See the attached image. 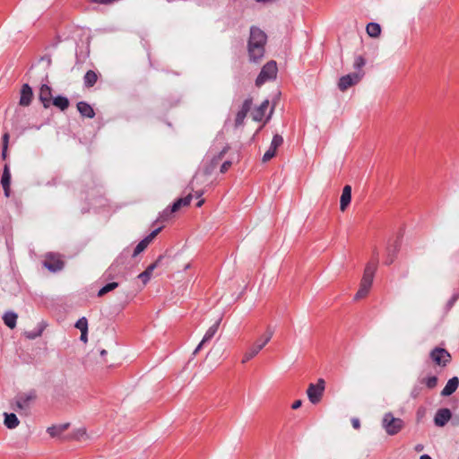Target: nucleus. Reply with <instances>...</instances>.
I'll return each mask as SVG.
<instances>
[{
    "instance_id": "obj_37",
    "label": "nucleus",
    "mask_w": 459,
    "mask_h": 459,
    "mask_svg": "<svg viewBox=\"0 0 459 459\" xmlns=\"http://www.w3.org/2000/svg\"><path fill=\"white\" fill-rule=\"evenodd\" d=\"M366 60L363 56H358L355 57L353 67L358 71H362L361 68L365 65Z\"/></svg>"
},
{
    "instance_id": "obj_54",
    "label": "nucleus",
    "mask_w": 459,
    "mask_h": 459,
    "mask_svg": "<svg viewBox=\"0 0 459 459\" xmlns=\"http://www.w3.org/2000/svg\"><path fill=\"white\" fill-rule=\"evenodd\" d=\"M411 395H412L413 397H416V396H417V393H416L415 391H412Z\"/></svg>"
},
{
    "instance_id": "obj_17",
    "label": "nucleus",
    "mask_w": 459,
    "mask_h": 459,
    "mask_svg": "<svg viewBox=\"0 0 459 459\" xmlns=\"http://www.w3.org/2000/svg\"><path fill=\"white\" fill-rule=\"evenodd\" d=\"M251 106H252V100H250V99H247L243 102L240 110L236 115V118H235V126H239L243 124L247 113L249 112V110L251 108Z\"/></svg>"
},
{
    "instance_id": "obj_32",
    "label": "nucleus",
    "mask_w": 459,
    "mask_h": 459,
    "mask_svg": "<svg viewBox=\"0 0 459 459\" xmlns=\"http://www.w3.org/2000/svg\"><path fill=\"white\" fill-rule=\"evenodd\" d=\"M229 148H223L217 156H214L211 162V167L206 169V173L210 174L212 170L218 165L219 161L223 158Z\"/></svg>"
},
{
    "instance_id": "obj_19",
    "label": "nucleus",
    "mask_w": 459,
    "mask_h": 459,
    "mask_svg": "<svg viewBox=\"0 0 459 459\" xmlns=\"http://www.w3.org/2000/svg\"><path fill=\"white\" fill-rule=\"evenodd\" d=\"M351 201V186L346 185L343 189L340 199V209L344 212Z\"/></svg>"
},
{
    "instance_id": "obj_15",
    "label": "nucleus",
    "mask_w": 459,
    "mask_h": 459,
    "mask_svg": "<svg viewBox=\"0 0 459 459\" xmlns=\"http://www.w3.org/2000/svg\"><path fill=\"white\" fill-rule=\"evenodd\" d=\"M39 99L45 108H49L53 99L52 89L47 84H42L39 89Z\"/></svg>"
},
{
    "instance_id": "obj_29",
    "label": "nucleus",
    "mask_w": 459,
    "mask_h": 459,
    "mask_svg": "<svg viewBox=\"0 0 459 459\" xmlns=\"http://www.w3.org/2000/svg\"><path fill=\"white\" fill-rule=\"evenodd\" d=\"M52 104L64 111L69 107V100L66 97L57 96L52 99L51 105Z\"/></svg>"
},
{
    "instance_id": "obj_38",
    "label": "nucleus",
    "mask_w": 459,
    "mask_h": 459,
    "mask_svg": "<svg viewBox=\"0 0 459 459\" xmlns=\"http://www.w3.org/2000/svg\"><path fill=\"white\" fill-rule=\"evenodd\" d=\"M398 247H399L398 244H395V246H394L393 250L388 248V255H387V258H386V261H385L386 264H391L394 261V255H395V253L398 250Z\"/></svg>"
},
{
    "instance_id": "obj_23",
    "label": "nucleus",
    "mask_w": 459,
    "mask_h": 459,
    "mask_svg": "<svg viewBox=\"0 0 459 459\" xmlns=\"http://www.w3.org/2000/svg\"><path fill=\"white\" fill-rule=\"evenodd\" d=\"M46 324L44 322H40L37 327L32 331H26L24 333V336L29 340H34L39 336H41L43 331L46 328Z\"/></svg>"
},
{
    "instance_id": "obj_13",
    "label": "nucleus",
    "mask_w": 459,
    "mask_h": 459,
    "mask_svg": "<svg viewBox=\"0 0 459 459\" xmlns=\"http://www.w3.org/2000/svg\"><path fill=\"white\" fill-rule=\"evenodd\" d=\"M162 227H159L156 230H152L147 237H145L143 240H141L137 246L135 247L133 256L135 257L140 253H142L148 245L152 241V239L160 233Z\"/></svg>"
},
{
    "instance_id": "obj_40",
    "label": "nucleus",
    "mask_w": 459,
    "mask_h": 459,
    "mask_svg": "<svg viewBox=\"0 0 459 459\" xmlns=\"http://www.w3.org/2000/svg\"><path fill=\"white\" fill-rule=\"evenodd\" d=\"M170 212V208H167L165 209L159 216L158 218V221H165L167 220H169V216L173 213V212Z\"/></svg>"
},
{
    "instance_id": "obj_25",
    "label": "nucleus",
    "mask_w": 459,
    "mask_h": 459,
    "mask_svg": "<svg viewBox=\"0 0 459 459\" xmlns=\"http://www.w3.org/2000/svg\"><path fill=\"white\" fill-rule=\"evenodd\" d=\"M69 428V423H64L60 425H54L47 429V432L52 437H59L64 431Z\"/></svg>"
},
{
    "instance_id": "obj_16",
    "label": "nucleus",
    "mask_w": 459,
    "mask_h": 459,
    "mask_svg": "<svg viewBox=\"0 0 459 459\" xmlns=\"http://www.w3.org/2000/svg\"><path fill=\"white\" fill-rule=\"evenodd\" d=\"M163 257H164L163 255H160L154 263L151 264H150V265L145 269V271H143V273H141L138 275V278H139L140 280H142V281H143V284H146V283L150 281V279H151V277H152V274L153 271H154L158 266H160V263H161V261H162Z\"/></svg>"
},
{
    "instance_id": "obj_8",
    "label": "nucleus",
    "mask_w": 459,
    "mask_h": 459,
    "mask_svg": "<svg viewBox=\"0 0 459 459\" xmlns=\"http://www.w3.org/2000/svg\"><path fill=\"white\" fill-rule=\"evenodd\" d=\"M324 390L325 381L322 378L318 379L316 384H310L307 390V394L309 401L313 404H316L317 403H319L323 396Z\"/></svg>"
},
{
    "instance_id": "obj_53",
    "label": "nucleus",
    "mask_w": 459,
    "mask_h": 459,
    "mask_svg": "<svg viewBox=\"0 0 459 459\" xmlns=\"http://www.w3.org/2000/svg\"><path fill=\"white\" fill-rule=\"evenodd\" d=\"M106 353H107V351H106L105 350H102V351H100V354H101L102 356H103V355H105Z\"/></svg>"
},
{
    "instance_id": "obj_12",
    "label": "nucleus",
    "mask_w": 459,
    "mask_h": 459,
    "mask_svg": "<svg viewBox=\"0 0 459 459\" xmlns=\"http://www.w3.org/2000/svg\"><path fill=\"white\" fill-rule=\"evenodd\" d=\"M221 322V317H219L215 323L209 327V329L206 331L203 340L200 342V343L197 345L195 350L194 351V355H195L202 348L203 346L212 340V338L215 335L219 329V325Z\"/></svg>"
},
{
    "instance_id": "obj_44",
    "label": "nucleus",
    "mask_w": 459,
    "mask_h": 459,
    "mask_svg": "<svg viewBox=\"0 0 459 459\" xmlns=\"http://www.w3.org/2000/svg\"><path fill=\"white\" fill-rule=\"evenodd\" d=\"M452 423L455 426H459V413L455 414L452 419Z\"/></svg>"
},
{
    "instance_id": "obj_3",
    "label": "nucleus",
    "mask_w": 459,
    "mask_h": 459,
    "mask_svg": "<svg viewBox=\"0 0 459 459\" xmlns=\"http://www.w3.org/2000/svg\"><path fill=\"white\" fill-rule=\"evenodd\" d=\"M382 427L388 435L394 436L403 429L404 422L402 419L395 418L391 412H387L383 417Z\"/></svg>"
},
{
    "instance_id": "obj_35",
    "label": "nucleus",
    "mask_w": 459,
    "mask_h": 459,
    "mask_svg": "<svg viewBox=\"0 0 459 459\" xmlns=\"http://www.w3.org/2000/svg\"><path fill=\"white\" fill-rule=\"evenodd\" d=\"M422 383H424L428 388L433 389L437 384V377L435 376L426 377L422 380Z\"/></svg>"
},
{
    "instance_id": "obj_43",
    "label": "nucleus",
    "mask_w": 459,
    "mask_h": 459,
    "mask_svg": "<svg viewBox=\"0 0 459 459\" xmlns=\"http://www.w3.org/2000/svg\"><path fill=\"white\" fill-rule=\"evenodd\" d=\"M301 404H302L301 400H297V401H295V402L292 403L291 408H292L293 410H297V409H299V408L301 406Z\"/></svg>"
},
{
    "instance_id": "obj_27",
    "label": "nucleus",
    "mask_w": 459,
    "mask_h": 459,
    "mask_svg": "<svg viewBox=\"0 0 459 459\" xmlns=\"http://www.w3.org/2000/svg\"><path fill=\"white\" fill-rule=\"evenodd\" d=\"M4 425L7 429H15L20 421L14 413L4 412Z\"/></svg>"
},
{
    "instance_id": "obj_34",
    "label": "nucleus",
    "mask_w": 459,
    "mask_h": 459,
    "mask_svg": "<svg viewBox=\"0 0 459 459\" xmlns=\"http://www.w3.org/2000/svg\"><path fill=\"white\" fill-rule=\"evenodd\" d=\"M118 286V283L117 282H110V283H108L106 284L104 287H102L99 292H98V296L99 297H102L104 296L105 294H107L108 292L115 290L116 288H117Z\"/></svg>"
},
{
    "instance_id": "obj_7",
    "label": "nucleus",
    "mask_w": 459,
    "mask_h": 459,
    "mask_svg": "<svg viewBox=\"0 0 459 459\" xmlns=\"http://www.w3.org/2000/svg\"><path fill=\"white\" fill-rule=\"evenodd\" d=\"M365 73L363 71H357L346 75L342 76L338 82V88L341 91H345L350 87L356 85L363 78Z\"/></svg>"
},
{
    "instance_id": "obj_51",
    "label": "nucleus",
    "mask_w": 459,
    "mask_h": 459,
    "mask_svg": "<svg viewBox=\"0 0 459 459\" xmlns=\"http://www.w3.org/2000/svg\"><path fill=\"white\" fill-rule=\"evenodd\" d=\"M196 197L199 198L203 195V192H196Z\"/></svg>"
},
{
    "instance_id": "obj_50",
    "label": "nucleus",
    "mask_w": 459,
    "mask_h": 459,
    "mask_svg": "<svg viewBox=\"0 0 459 459\" xmlns=\"http://www.w3.org/2000/svg\"><path fill=\"white\" fill-rule=\"evenodd\" d=\"M204 199H202V200H200V201L197 203V204H196V205H197L198 207H201V206L204 204Z\"/></svg>"
},
{
    "instance_id": "obj_49",
    "label": "nucleus",
    "mask_w": 459,
    "mask_h": 459,
    "mask_svg": "<svg viewBox=\"0 0 459 459\" xmlns=\"http://www.w3.org/2000/svg\"><path fill=\"white\" fill-rule=\"evenodd\" d=\"M420 459H432L429 455H422Z\"/></svg>"
},
{
    "instance_id": "obj_11",
    "label": "nucleus",
    "mask_w": 459,
    "mask_h": 459,
    "mask_svg": "<svg viewBox=\"0 0 459 459\" xmlns=\"http://www.w3.org/2000/svg\"><path fill=\"white\" fill-rule=\"evenodd\" d=\"M283 143V138L280 134H274L269 149L264 152L263 156V161L267 162L273 159L276 154V150Z\"/></svg>"
},
{
    "instance_id": "obj_31",
    "label": "nucleus",
    "mask_w": 459,
    "mask_h": 459,
    "mask_svg": "<svg viewBox=\"0 0 459 459\" xmlns=\"http://www.w3.org/2000/svg\"><path fill=\"white\" fill-rule=\"evenodd\" d=\"M17 317V314L14 312H6L3 316V320L6 326L13 329L16 326Z\"/></svg>"
},
{
    "instance_id": "obj_18",
    "label": "nucleus",
    "mask_w": 459,
    "mask_h": 459,
    "mask_svg": "<svg viewBox=\"0 0 459 459\" xmlns=\"http://www.w3.org/2000/svg\"><path fill=\"white\" fill-rule=\"evenodd\" d=\"M33 98V91L31 87L25 83L22 85L21 90V97L19 104L23 107H27L31 103Z\"/></svg>"
},
{
    "instance_id": "obj_22",
    "label": "nucleus",
    "mask_w": 459,
    "mask_h": 459,
    "mask_svg": "<svg viewBox=\"0 0 459 459\" xmlns=\"http://www.w3.org/2000/svg\"><path fill=\"white\" fill-rule=\"evenodd\" d=\"M77 109L79 113L85 117L93 118L95 112L92 107L85 101H80L77 103Z\"/></svg>"
},
{
    "instance_id": "obj_28",
    "label": "nucleus",
    "mask_w": 459,
    "mask_h": 459,
    "mask_svg": "<svg viewBox=\"0 0 459 459\" xmlns=\"http://www.w3.org/2000/svg\"><path fill=\"white\" fill-rule=\"evenodd\" d=\"M368 35L371 38H378L381 33V27L377 22H369L366 27Z\"/></svg>"
},
{
    "instance_id": "obj_5",
    "label": "nucleus",
    "mask_w": 459,
    "mask_h": 459,
    "mask_svg": "<svg viewBox=\"0 0 459 459\" xmlns=\"http://www.w3.org/2000/svg\"><path fill=\"white\" fill-rule=\"evenodd\" d=\"M37 398V392L31 389L25 393H20L15 396V407L18 411H28L31 403Z\"/></svg>"
},
{
    "instance_id": "obj_45",
    "label": "nucleus",
    "mask_w": 459,
    "mask_h": 459,
    "mask_svg": "<svg viewBox=\"0 0 459 459\" xmlns=\"http://www.w3.org/2000/svg\"><path fill=\"white\" fill-rule=\"evenodd\" d=\"M351 423H352V426L354 429H359V419H352L351 420Z\"/></svg>"
},
{
    "instance_id": "obj_24",
    "label": "nucleus",
    "mask_w": 459,
    "mask_h": 459,
    "mask_svg": "<svg viewBox=\"0 0 459 459\" xmlns=\"http://www.w3.org/2000/svg\"><path fill=\"white\" fill-rule=\"evenodd\" d=\"M192 200V195L189 193L186 197L179 198L176 202L173 203L172 206L170 207L169 212H176L178 211L182 206H187Z\"/></svg>"
},
{
    "instance_id": "obj_10",
    "label": "nucleus",
    "mask_w": 459,
    "mask_h": 459,
    "mask_svg": "<svg viewBox=\"0 0 459 459\" xmlns=\"http://www.w3.org/2000/svg\"><path fill=\"white\" fill-rule=\"evenodd\" d=\"M430 358L438 366L445 367L450 361L451 356L443 348H435L430 352Z\"/></svg>"
},
{
    "instance_id": "obj_14",
    "label": "nucleus",
    "mask_w": 459,
    "mask_h": 459,
    "mask_svg": "<svg viewBox=\"0 0 459 459\" xmlns=\"http://www.w3.org/2000/svg\"><path fill=\"white\" fill-rule=\"evenodd\" d=\"M452 418L449 409L442 408L437 411L434 417V423L437 427H444Z\"/></svg>"
},
{
    "instance_id": "obj_42",
    "label": "nucleus",
    "mask_w": 459,
    "mask_h": 459,
    "mask_svg": "<svg viewBox=\"0 0 459 459\" xmlns=\"http://www.w3.org/2000/svg\"><path fill=\"white\" fill-rule=\"evenodd\" d=\"M230 166H231L230 161H229V160L224 161L222 163V165L221 166V172L225 173L230 169Z\"/></svg>"
},
{
    "instance_id": "obj_26",
    "label": "nucleus",
    "mask_w": 459,
    "mask_h": 459,
    "mask_svg": "<svg viewBox=\"0 0 459 459\" xmlns=\"http://www.w3.org/2000/svg\"><path fill=\"white\" fill-rule=\"evenodd\" d=\"M269 106V101L264 100L256 109L254 110L252 117L255 121H261Z\"/></svg>"
},
{
    "instance_id": "obj_39",
    "label": "nucleus",
    "mask_w": 459,
    "mask_h": 459,
    "mask_svg": "<svg viewBox=\"0 0 459 459\" xmlns=\"http://www.w3.org/2000/svg\"><path fill=\"white\" fill-rule=\"evenodd\" d=\"M8 141H9V134L7 133H5L3 135V152H2L3 159H5V157H6V151H7Z\"/></svg>"
},
{
    "instance_id": "obj_41",
    "label": "nucleus",
    "mask_w": 459,
    "mask_h": 459,
    "mask_svg": "<svg viewBox=\"0 0 459 459\" xmlns=\"http://www.w3.org/2000/svg\"><path fill=\"white\" fill-rule=\"evenodd\" d=\"M368 290L359 288L354 296V299L355 300L361 299L365 298L368 295Z\"/></svg>"
},
{
    "instance_id": "obj_48",
    "label": "nucleus",
    "mask_w": 459,
    "mask_h": 459,
    "mask_svg": "<svg viewBox=\"0 0 459 459\" xmlns=\"http://www.w3.org/2000/svg\"><path fill=\"white\" fill-rule=\"evenodd\" d=\"M265 336H266V333L264 335H262L256 342H262L264 340H265Z\"/></svg>"
},
{
    "instance_id": "obj_9",
    "label": "nucleus",
    "mask_w": 459,
    "mask_h": 459,
    "mask_svg": "<svg viewBox=\"0 0 459 459\" xmlns=\"http://www.w3.org/2000/svg\"><path fill=\"white\" fill-rule=\"evenodd\" d=\"M43 264L53 273L60 271L64 267V262L60 258V255L52 253L46 255Z\"/></svg>"
},
{
    "instance_id": "obj_6",
    "label": "nucleus",
    "mask_w": 459,
    "mask_h": 459,
    "mask_svg": "<svg viewBox=\"0 0 459 459\" xmlns=\"http://www.w3.org/2000/svg\"><path fill=\"white\" fill-rule=\"evenodd\" d=\"M277 65L275 61L267 62L262 68L260 74L255 80V85L261 86L266 81L274 79L277 74Z\"/></svg>"
},
{
    "instance_id": "obj_46",
    "label": "nucleus",
    "mask_w": 459,
    "mask_h": 459,
    "mask_svg": "<svg viewBox=\"0 0 459 459\" xmlns=\"http://www.w3.org/2000/svg\"><path fill=\"white\" fill-rule=\"evenodd\" d=\"M113 267H114V264H112L106 272L105 275L106 277L108 279L111 277L112 275V271H113Z\"/></svg>"
},
{
    "instance_id": "obj_47",
    "label": "nucleus",
    "mask_w": 459,
    "mask_h": 459,
    "mask_svg": "<svg viewBox=\"0 0 459 459\" xmlns=\"http://www.w3.org/2000/svg\"><path fill=\"white\" fill-rule=\"evenodd\" d=\"M87 333H88V331L86 332H81V341H82L83 342H87Z\"/></svg>"
},
{
    "instance_id": "obj_1",
    "label": "nucleus",
    "mask_w": 459,
    "mask_h": 459,
    "mask_svg": "<svg viewBox=\"0 0 459 459\" xmlns=\"http://www.w3.org/2000/svg\"><path fill=\"white\" fill-rule=\"evenodd\" d=\"M266 42V33L257 26H251L247 40V53L250 62L259 63L263 59Z\"/></svg>"
},
{
    "instance_id": "obj_21",
    "label": "nucleus",
    "mask_w": 459,
    "mask_h": 459,
    "mask_svg": "<svg viewBox=\"0 0 459 459\" xmlns=\"http://www.w3.org/2000/svg\"><path fill=\"white\" fill-rule=\"evenodd\" d=\"M10 183H11V173L7 164L4 165L1 184L4 188V195L9 197L10 195Z\"/></svg>"
},
{
    "instance_id": "obj_4",
    "label": "nucleus",
    "mask_w": 459,
    "mask_h": 459,
    "mask_svg": "<svg viewBox=\"0 0 459 459\" xmlns=\"http://www.w3.org/2000/svg\"><path fill=\"white\" fill-rule=\"evenodd\" d=\"M273 335V330L271 328H267L265 340H264L262 342H255L252 345H250L243 354L241 363L245 364L253 358H255L263 350V348L271 341Z\"/></svg>"
},
{
    "instance_id": "obj_30",
    "label": "nucleus",
    "mask_w": 459,
    "mask_h": 459,
    "mask_svg": "<svg viewBox=\"0 0 459 459\" xmlns=\"http://www.w3.org/2000/svg\"><path fill=\"white\" fill-rule=\"evenodd\" d=\"M97 80H98V75L92 70L87 71V73L85 74V75L83 77V82H84L85 87H87V88L92 87L96 83Z\"/></svg>"
},
{
    "instance_id": "obj_36",
    "label": "nucleus",
    "mask_w": 459,
    "mask_h": 459,
    "mask_svg": "<svg viewBox=\"0 0 459 459\" xmlns=\"http://www.w3.org/2000/svg\"><path fill=\"white\" fill-rule=\"evenodd\" d=\"M75 327L77 329H79L81 332H86L88 331V321L86 319V317H82L80 318L76 324H75Z\"/></svg>"
},
{
    "instance_id": "obj_20",
    "label": "nucleus",
    "mask_w": 459,
    "mask_h": 459,
    "mask_svg": "<svg viewBox=\"0 0 459 459\" xmlns=\"http://www.w3.org/2000/svg\"><path fill=\"white\" fill-rule=\"evenodd\" d=\"M458 386H459V378L457 377H454L450 378L447 381L446 386L441 391V395L442 396L451 395L452 394H454L456 391Z\"/></svg>"
},
{
    "instance_id": "obj_52",
    "label": "nucleus",
    "mask_w": 459,
    "mask_h": 459,
    "mask_svg": "<svg viewBox=\"0 0 459 459\" xmlns=\"http://www.w3.org/2000/svg\"><path fill=\"white\" fill-rule=\"evenodd\" d=\"M456 300V296H454L452 300L450 301V305L452 306L453 303Z\"/></svg>"
},
{
    "instance_id": "obj_55",
    "label": "nucleus",
    "mask_w": 459,
    "mask_h": 459,
    "mask_svg": "<svg viewBox=\"0 0 459 459\" xmlns=\"http://www.w3.org/2000/svg\"><path fill=\"white\" fill-rule=\"evenodd\" d=\"M416 449H417L418 451H420V450L422 449V447H420V446H418L416 447Z\"/></svg>"
},
{
    "instance_id": "obj_33",
    "label": "nucleus",
    "mask_w": 459,
    "mask_h": 459,
    "mask_svg": "<svg viewBox=\"0 0 459 459\" xmlns=\"http://www.w3.org/2000/svg\"><path fill=\"white\" fill-rule=\"evenodd\" d=\"M70 438L79 440V441L86 439L87 438L86 429L84 428H81V429L74 430L73 433L71 434Z\"/></svg>"
},
{
    "instance_id": "obj_2",
    "label": "nucleus",
    "mask_w": 459,
    "mask_h": 459,
    "mask_svg": "<svg viewBox=\"0 0 459 459\" xmlns=\"http://www.w3.org/2000/svg\"><path fill=\"white\" fill-rule=\"evenodd\" d=\"M373 255L374 261H370L367 264L359 286V288L366 290L368 292L372 286L374 275L377 267L378 251L376 248L373 251Z\"/></svg>"
}]
</instances>
